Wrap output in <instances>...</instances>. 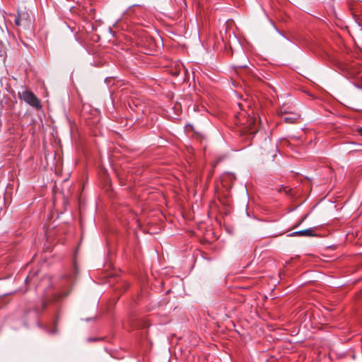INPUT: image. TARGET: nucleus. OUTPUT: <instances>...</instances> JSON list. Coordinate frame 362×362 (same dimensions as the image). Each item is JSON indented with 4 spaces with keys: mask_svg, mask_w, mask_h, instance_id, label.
<instances>
[{
    "mask_svg": "<svg viewBox=\"0 0 362 362\" xmlns=\"http://www.w3.org/2000/svg\"><path fill=\"white\" fill-rule=\"evenodd\" d=\"M18 95L22 100L33 107H35L37 110L42 107L40 100L32 91L25 89L22 92H18Z\"/></svg>",
    "mask_w": 362,
    "mask_h": 362,
    "instance_id": "nucleus-1",
    "label": "nucleus"
},
{
    "mask_svg": "<svg viewBox=\"0 0 362 362\" xmlns=\"http://www.w3.org/2000/svg\"><path fill=\"white\" fill-rule=\"evenodd\" d=\"M314 236L315 230L313 228H308L305 230H298L293 232L291 234V236Z\"/></svg>",
    "mask_w": 362,
    "mask_h": 362,
    "instance_id": "nucleus-2",
    "label": "nucleus"
},
{
    "mask_svg": "<svg viewBox=\"0 0 362 362\" xmlns=\"http://www.w3.org/2000/svg\"><path fill=\"white\" fill-rule=\"evenodd\" d=\"M298 118L297 114H291V115L285 116L282 119L286 123H294Z\"/></svg>",
    "mask_w": 362,
    "mask_h": 362,
    "instance_id": "nucleus-3",
    "label": "nucleus"
},
{
    "mask_svg": "<svg viewBox=\"0 0 362 362\" xmlns=\"http://www.w3.org/2000/svg\"><path fill=\"white\" fill-rule=\"evenodd\" d=\"M256 124V119L250 118L249 120V124L247 125L248 131L250 134H255L257 132V129H255L253 127V125L255 126Z\"/></svg>",
    "mask_w": 362,
    "mask_h": 362,
    "instance_id": "nucleus-4",
    "label": "nucleus"
},
{
    "mask_svg": "<svg viewBox=\"0 0 362 362\" xmlns=\"http://www.w3.org/2000/svg\"><path fill=\"white\" fill-rule=\"evenodd\" d=\"M22 16L20 13L16 17L14 23L17 26L21 25Z\"/></svg>",
    "mask_w": 362,
    "mask_h": 362,
    "instance_id": "nucleus-5",
    "label": "nucleus"
},
{
    "mask_svg": "<svg viewBox=\"0 0 362 362\" xmlns=\"http://www.w3.org/2000/svg\"><path fill=\"white\" fill-rule=\"evenodd\" d=\"M352 68L351 67H349L347 68V74H349V76L351 77V78H354L356 76V72L355 71H352L351 69Z\"/></svg>",
    "mask_w": 362,
    "mask_h": 362,
    "instance_id": "nucleus-6",
    "label": "nucleus"
},
{
    "mask_svg": "<svg viewBox=\"0 0 362 362\" xmlns=\"http://www.w3.org/2000/svg\"><path fill=\"white\" fill-rule=\"evenodd\" d=\"M305 217H306V216H304V217L300 220V222H299V223L296 226H296H298L300 223H302V222L303 221V220L305 218Z\"/></svg>",
    "mask_w": 362,
    "mask_h": 362,
    "instance_id": "nucleus-7",
    "label": "nucleus"
},
{
    "mask_svg": "<svg viewBox=\"0 0 362 362\" xmlns=\"http://www.w3.org/2000/svg\"><path fill=\"white\" fill-rule=\"evenodd\" d=\"M359 132H360L361 135H362V127L360 129Z\"/></svg>",
    "mask_w": 362,
    "mask_h": 362,
    "instance_id": "nucleus-8",
    "label": "nucleus"
}]
</instances>
